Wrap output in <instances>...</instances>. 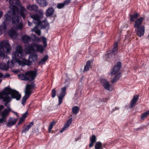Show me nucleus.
Segmentation results:
<instances>
[{
    "label": "nucleus",
    "instance_id": "nucleus-28",
    "mask_svg": "<svg viewBox=\"0 0 149 149\" xmlns=\"http://www.w3.org/2000/svg\"><path fill=\"white\" fill-rule=\"evenodd\" d=\"M22 61L23 62L24 64L26 65H31L32 63V61L31 60H30V58H29V60H27L25 59H23Z\"/></svg>",
    "mask_w": 149,
    "mask_h": 149
},
{
    "label": "nucleus",
    "instance_id": "nucleus-49",
    "mask_svg": "<svg viewBox=\"0 0 149 149\" xmlns=\"http://www.w3.org/2000/svg\"><path fill=\"white\" fill-rule=\"evenodd\" d=\"M12 111L13 113L16 116H18L17 113L12 111Z\"/></svg>",
    "mask_w": 149,
    "mask_h": 149
},
{
    "label": "nucleus",
    "instance_id": "nucleus-55",
    "mask_svg": "<svg viewBox=\"0 0 149 149\" xmlns=\"http://www.w3.org/2000/svg\"><path fill=\"white\" fill-rule=\"evenodd\" d=\"M9 60H8V63H9Z\"/></svg>",
    "mask_w": 149,
    "mask_h": 149
},
{
    "label": "nucleus",
    "instance_id": "nucleus-17",
    "mask_svg": "<svg viewBox=\"0 0 149 149\" xmlns=\"http://www.w3.org/2000/svg\"><path fill=\"white\" fill-rule=\"evenodd\" d=\"M138 99L139 95H135L133 96L130 102V108H132L135 106Z\"/></svg>",
    "mask_w": 149,
    "mask_h": 149
},
{
    "label": "nucleus",
    "instance_id": "nucleus-27",
    "mask_svg": "<svg viewBox=\"0 0 149 149\" xmlns=\"http://www.w3.org/2000/svg\"><path fill=\"white\" fill-rule=\"evenodd\" d=\"M38 25L36 26L33 29L32 31H34L38 35H40L41 34L40 31L38 29Z\"/></svg>",
    "mask_w": 149,
    "mask_h": 149
},
{
    "label": "nucleus",
    "instance_id": "nucleus-14",
    "mask_svg": "<svg viewBox=\"0 0 149 149\" xmlns=\"http://www.w3.org/2000/svg\"><path fill=\"white\" fill-rule=\"evenodd\" d=\"M17 121V119L15 118L12 117L10 118L6 126L8 127H10L14 125Z\"/></svg>",
    "mask_w": 149,
    "mask_h": 149
},
{
    "label": "nucleus",
    "instance_id": "nucleus-11",
    "mask_svg": "<svg viewBox=\"0 0 149 149\" xmlns=\"http://www.w3.org/2000/svg\"><path fill=\"white\" fill-rule=\"evenodd\" d=\"M20 22V20L19 22L17 24H15V23H13V20H12V22L13 24H19L17 26L16 28H14V30L12 28L9 32V34L12 38H15L16 37L17 33L16 30L17 29H21L23 28L22 24L21 22Z\"/></svg>",
    "mask_w": 149,
    "mask_h": 149
},
{
    "label": "nucleus",
    "instance_id": "nucleus-25",
    "mask_svg": "<svg viewBox=\"0 0 149 149\" xmlns=\"http://www.w3.org/2000/svg\"><path fill=\"white\" fill-rule=\"evenodd\" d=\"M0 68L2 70H7L8 69L9 66L8 64L2 63L0 65Z\"/></svg>",
    "mask_w": 149,
    "mask_h": 149
},
{
    "label": "nucleus",
    "instance_id": "nucleus-39",
    "mask_svg": "<svg viewBox=\"0 0 149 149\" xmlns=\"http://www.w3.org/2000/svg\"><path fill=\"white\" fill-rule=\"evenodd\" d=\"M41 39L43 43L44 46L45 47H46L47 45V39L45 37H42Z\"/></svg>",
    "mask_w": 149,
    "mask_h": 149
},
{
    "label": "nucleus",
    "instance_id": "nucleus-36",
    "mask_svg": "<svg viewBox=\"0 0 149 149\" xmlns=\"http://www.w3.org/2000/svg\"><path fill=\"white\" fill-rule=\"evenodd\" d=\"M33 122L31 123L29 125L27 126L25 129V130H23L22 132H23L24 131H28L29 129L33 125Z\"/></svg>",
    "mask_w": 149,
    "mask_h": 149
},
{
    "label": "nucleus",
    "instance_id": "nucleus-6",
    "mask_svg": "<svg viewBox=\"0 0 149 149\" xmlns=\"http://www.w3.org/2000/svg\"><path fill=\"white\" fill-rule=\"evenodd\" d=\"M30 17L34 20V23L38 25L41 26L42 28L48 29L49 27V24L45 20L41 22L40 21V17L37 14H32L30 15Z\"/></svg>",
    "mask_w": 149,
    "mask_h": 149
},
{
    "label": "nucleus",
    "instance_id": "nucleus-10",
    "mask_svg": "<svg viewBox=\"0 0 149 149\" xmlns=\"http://www.w3.org/2000/svg\"><path fill=\"white\" fill-rule=\"evenodd\" d=\"M34 87V85L32 84H28L26 86L25 91V95L23 97L22 101V104L23 105L25 104L26 100L31 94V90Z\"/></svg>",
    "mask_w": 149,
    "mask_h": 149
},
{
    "label": "nucleus",
    "instance_id": "nucleus-19",
    "mask_svg": "<svg viewBox=\"0 0 149 149\" xmlns=\"http://www.w3.org/2000/svg\"><path fill=\"white\" fill-rule=\"evenodd\" d=\"M118 43L117 42L115 43L114 44V46L112 51L111 52V54L113 55V56H115L118 52Z\"/></svg>",
    "mask_w": 149,
    "mask_h": 149
},
{
    "label": "nucleus",
    "instance_id": "nucleus-4",
    "mask_svg": "<svg viewBox=\"0 0 149 149\" xmlns=\"http://www.w3.org/2000/svg\"><path fill=\"white\" fill-rule=\"evenodd\" d=\"M36 70L27 71L25 73L18 75L19 78L22 80L31 81L34 80L37 76Z\"/></svg>",
    "mask_w": 149,
    "mask_h": 149
},
{
    "label": "nucleus",
    "instance_id": "nucleus-29",
    "mask_svg": "<svg viewBox=\"0 0 149 149\" xmlns=\"http://www.w3.org/2000/svg\"><path fill=\"white\" fill-rule=\"evenodd\" d=\"M66 90V88L65 87H63L61 88V91L59 96H61L62 97H64L65 94V92Z\"/></svg>",
    "mask_w": 149,
    "mask_h": 149
},
{
    "label": "nucleus",
    "instance_id": "nucleus-47",
    "mask_svg": "<svg viewBox=\"0 0 149 149\" xmlns=\"http://www.w3.org/2000/svg\"><path fill=\"white\" fill-rule=\"evenodd\" d=\"M38 13L41 15H42L43 14V12L42 10H38Z\"/></svg>",
    "mask_w": 149,
    "mask_h": 149
},
{
    "label": "nucleus",
    "instance_id": "nucleus-33",
    "mask_svg": "<svg viewBox=\"0 0 149 149\" xmlns=\"http://www.w3.org/2000/svg\"><path fill=\"white\" fill-rule=\"evenodd\" d=\"M48 56L47 55H45L44 58L39 62V64H43L44 63L46 60L48 59Z\"/></svg>",
    "mask_w": 149,
    "mask_h": 149
},
{
    "label": "nucleus",
    "instance_id": "nucleus-22",
    "mask_svg": "<svg viewBox=\"0 0 149 149\" xmlns=\"http://www.w3.org/2000/svg\"><path fill=\"white\" fill-rule=\"evenodd\" d=\"M22 39L23 42L24 43H28L31 40V38L30 37L26 35H24L23 36Z\"/></svg>",
    "mask_w": 149,
    "mask_h": 149
},
{
    "label": "nucleus",
    "instance_id": "nucleus-3",
    "mask_svg": "<svg viewBox=\"0 0 149 149\" xmlns=\"http://www.w3.org/2000/svg\"><path fill=\"white\" fill-rule=\"evenodd\" d=\"M13 60L11 63L17 62L19 64H21V61L19 59L22 58L24 57V52L22 47L20 46H18L16 48V51L13 52L12 54Z\"/></svg>",
    "mask_w": 149,
    "mask_h": 149
},
{
    "label": "nucleus",
    "instance_id": "nucleus-42",
    "mask_svg": "<svg viewBox=\"0 0 149 149\" xmlns=\"http://www.w3.org/2000/svg\"><path fill=\"white\" fill-rule=\"evenodd\" d=\"M72 119L71 118H70L67 121V123H66L67 124L69 125L72 122Z\"/></svg>",
    "mask_w": 149,
    "mask_h": 149
},
{
    "label": "nucleus",
    "instance_id": "nucleus-7",
    "mask_svg": "<svg viewBox=\"0 0 149 149\" xmlns=\"http://www.w3.org/2000/svg\"><path fill=\"white\" fill-rule=\"evenodd\" d=\"M11 49L10 46L7 40H4L0 42V57H4L5 53H8Z\"/></svg>",
    "mask_w": 149,
    "mask_h": 149
},
{
    "label": "nucleus",
    "instance_id": "nucleus-46",
    "mask_svg": "<svg viewBox=\"0 0 149 149\" xmlns=\"http://www.w3.org/2000/svg\"><path fill=\"white\" fill-rule=\"evenodd\" d=\"M10 76V75L9 74H6L5 75L3 76V77L4 78H6L9 77Z\"/></svg>",
    "mask_w": 149,
    "mask_h": 149
},
{
    "label": "nucleus",
    "instance_id": "nucleus-43",
    "mask_svg": "<svg viewBox=\"0 0 149 149\" xmlns=\"http://www.w3.org/2000/svg\"><path fill=\"white\" fill-rule=\"evenodd\" d=\"M24 120H25L24 118H23L22 117L20 119V120H19V122L18 123V124H19L21 123H22L24 121Z\"/></svg>",
    "mask_w": 149,
    "mask_h": 149
},
{
    "label": "nucleus",
    "instance_id": "nucleus-20",
    "mask_svg": "<svg viewBox=\"0 0 149 149\" xmlns=\"http://www.w3.org/2000/svg\"><path fill=\"white\" fill-rule=\"evenodd\" d=\"M54 10L52 8H49L47 9L46 11V15L47 17H49L52 15Z\"/></svg>",
    "mask_w": 149,
    "mask_h": 149
},
{
    "label": "nucleus",
    "instance_id": "nucleus-5",
    "mask_svg": "<svg viewBox=\"0 0 149 149\" xmlns=\"http://www.w3.org/2000/svg\"><path fill=\"white\" fill-rule=\"evenodd\" d=\"M44 49L42 45L35 43L29 45L25 48V52L26 54H30L32 52H39L42 53Z\"/></svg>",
    "mask_w": 149,
    "mask_h": 149
},
{
    "label": "nucleus",
    "instance_id": "nucleus-18",
    "mask_svg": "<svg viewBox=\"0 0 149 149\" xmlns=\"http://www.w3.org/2000/svg\"><path fill=\"white\" fill-rule=\"evenodd\" d=\"M27 8L31 11H36L38 9V7L36 5H29L27 7Z\"/></svg>",
    "mask_w": 149,
    "mask_h": 149
},
{
    "label": "nucleus",
    "instance_id": "nucleus-50",
    "mask_svg": "<svg viewBox=\"0 0 149 149\" xmlns=\"http://www.w3.org/2000/svg\"><path fill=\"white\" fill-rule=\"evenodd\" d=\"M3 14V13L2 11H0V18H1V16H2Z\"/></svg>",
    "mask_w": 149,
    "mask_h": 149
},
{
    "label": "nucleus",
    "instance_id": "nucleus-40",
    "mask_svg": "<svg viewBox=\"0 0 149 149\" xmlns=\"http://www.w3.org/2000/svg\"><path fill=\"white\" fill-rule=\"evenodd\" d=\"M65 6L63 3H61L58 4L57 7L59 9H61L64 7Z\"/></svg>",
    "mask_w": 149,
    "mask_h": 149
},
{
    "label": "nucleus",
    "instance_id": "nucleus-35",
    "mask_svg": "<svg viewBox=\"0 0 149 149\" xmlns=\"http://www.w3.org/2000/svg\"><path fill=\"white\" fill-rule=\"evenodd\" d=\"M55 124V122L54 121H53L51 123L48 129V130L49 132H50L51 130L52 129L53 126Z\"/></svg>",
    "mask_w": 149,
    "mask_h": 149
},
{
    "label": "nucleus",
    "instance_id": "nucleus-48",
    "mask_svg": "<svg viewBox=\"0 0 149 149\" xmlns=\"http://www.w3.org/2000/svg\"><path fill=\"white\" fill-rule=\"evenodd\" d=\"M4 108V107L3 105H0V111H1Z\"/></svg>",
    "mask_w": 149,
    "mask_h": 149
},
{
    "label": "nucleus",
    "instance_id": "nucleus-1",
    "mask_svg": "<svg viewBox=\"0 0 149 149\" xmlns=\"http://www.w3.org/2000/svg\"><path fill=\"white\" fill-rule=\"evenodd\" d=\"M21 98V95L19 92L9 88H6L2 92L0 93V99H3L5 102V105L7 108L4 109L1 113L0 124H5L7 122V118L9 115V113L12 111L8 103L10 102L12 98L19 100Z\"/></svg>",
    "mask_w": 149,
    "mask_h": 149
},
{
    "label": "nucleus",
    "instance_id": "nucleus-38",
    "mask_svg": "<svg viewBox=\"0 0 149 149\" xmlns=\"http://www.w3.org/2000/svg\"><path fill=\"white\" fill-rule=\"evenodd\" d=\"M57 96L58 99V105H60L63 102V98L64 97L59 96V95H58Z\"/></svg>",
    "mask_w": 149,
    "mask_h": 149
},
{
    "label": "nucleus",
    "instance_id": "nucleus-24",
    "mask_svg": "<svg viewBox=\"0 0 149 149\" xmlns=\"http://www.w3.org/2000/svg\"><path fill=\"white\" fill-rule=\"evenodd\" d=\"M91 61L90 60L88 61L86 63V65L84 67L83 72H85L88 71L91 65Z\"/></svg>",
    "mask_w": 149,
    "mask_h": 149
},
{
    "label": "nucleus",
    "instance_id": "nucleus-26",
    "mask_svg": "<svg viewBox=\"0 0 149 149\" xmlns=\"http://www.w3.org/2000/svg\"><path fill=\"white\" fill-rule=\"evenodd\" d=\"M29 58L30 60H31L32 62L33 61H35L37 60L38 56L36 54H34L32 55H31Z\"/></svg>",
    "mask_w": 149,
    "mask_h": 149
},
{
    "label": "nucleus",
    "instance_id": "nucleus-45",
    "mask_svg": "<svg viewBox=\"0 0 149 149\" xmlns=\"http://www.w3.org/2000/svg\"><path fill=\"white\" fill-rule=\"evenodd\" d=\"M27 112H26L25 113L23 114L22 117L23 118H24L25 119V118L27 116Z\"/></svg>",
    "mask_w": 149,
    "mask_h": 149
},
{
    "label": "nucleus",
    "instance_id": "nucleus-57",
    "mask_svg": "<svg viewBox=\"0 0 149 149\" xmlns=\"http://www.w3.org/2000/svg\"><path fill=\"white\" fill-rule=\"evenodd\" d=\"M1 113L0 112V115H1Z\"/></svg>",
    "mask_w": 149,
    "mask_h": 149
},
{
    "label": "nucleus",
    "instance_id": "nucleus-34",
    "mask_svg": "<svg viewBox=\"0 0 149 149\" xmlns=\"http://www.w3.org/2000/svg\"><path fill=\"white\" fill-rule=\"evenodd\" d=\"M56 91L55 89L54 88L52 90L51 93V96L53 98H54L56 96Z\"/></svg>",
    "mask_w": 149,
    "mask_h": 149
},
{
    "label": "nucleus",
    "instance_id": "nucleus-37",
    "mask_svg": "<svg viewBox=\"0 0 149 149\" xmlns=\"http://www.w3.org/2000/svg\"><path fill=\"white\" fill-rule=\"evenodd\" d=\"M69 125L66 123L62 129L61 130L60 132L61 133L63 132L64 130H66L69 127Z\"/></svg>",
    "mask_w": 149,
    "mask_h": 149
},
{
    "label": "nucleus",
    "instance_id": "nucleus-32",
    "mask_svg": "<svg viewBox=\"0 0 149 149\" xmlns=\"http://www.w3.org/2000/svg\"><path fill=\"white\" fill-rule=\"evenodd\" d=\"M149 114V111H147L142 114L141 116V119L142 120H143L144 119L147 117L148 115Z\"/></svg>",
    "mask_w": 149,
    "mask_h": 149
},
{
    "label": "nucleus",
    "instance_id": "nucleus-15",
    "mask_svg": "<svg viewBox=\"0 0 149 149\" xmlns=\"http://www.w3.org/2000/svg\"><path fill=\"white\" fill-rule=\"evenodd\" d=\"M144 20V18L141 17L138 19L135 22L134 25V27L135 28L141 27V26H144L142 25V23Z\"/></svg>",
    "mask_w": 149,
    "mask_h": 149
},
{
    "label": "nucleus",
    "instance_id": "nucleus-21",
    "mask_svg": "<svg viewBox=\"0 0 149 149\" xmlns=\"http://www.w3.org/2000/svg\"><path fill=\"white\" fill-rule=\"evenodd\" d=\"M91 143L89 144V147H92L96 140V138L95 135H93L90 138Z\"/></svg>",
    "mask_w": 149,
    "mask_h": 149
},
{
    "label": "nucleus",
    "instance_id": "nucleus-8",
    "mask_svg": "<svg viewBox=\"0 0 149 149\" xmlns=\"http://www.w3.org/2000/svg\"><path fill=\"white\" fill-rule=\"evenodd\" d=\"M9 3L13 5L12 11H8L6 14L5 15V17H6L5 22L6 20H9L10 19V15H14L15 10H17V6L14 5L15 4L19 5L20 3V1L19 0H10Z\"/></svg>",
    "mask_w": 149,
    "mask_h": 149
},
{
    "label": "nucleus",
    "instance_id": "nucleus-52",
    "mask_svg": "<svg viewBox=\"0 0 149 149\" xmlns=\"http://www.w3.org/2000/svg\"><path fill=\"white\" fill-rule=\"evenodd\" d=\"M3 76V75L2 73L0 72V78L2 77Z\"/></svg>",
    "mask_w": 149,
    "mask_h": 149
},
{
    "label": "nucleus",
    "instance_id": "nucleus-41",
    "mask_svg": "<svg viewBox=\"0 0 149 149\" xmlns=\"http://www.w3.org/2000/svg\"><path fill=\"white\" fill-rule=\"evenodd\" d=\"M70 2V0H65L63 3L65 6L68 4Z\"/></svg>",
    "mask_w": 149,
    "mask_h": 149
},
{
    "label": "nucleus",
    "instance_id": "nucleus-56",
    "mask_svg": "<svg viewBox=\"0 0 149 149\" xmlns=\"http://www.w3.org/2000/svg\"><path fill=\"white\" fill-rule=\"evenodd\" d=\"M77 141V140H76V141Z\"/></svg>",
    "mask_w": 149,
    "mask_h": 149
},
{
    "label": "nucleus",
    "instance_id": "nucleus-23",
    "mask_svg": "<svg viewBox=\"0 0 149 149\" xmlns=\"http://www.w3.org/2000/svg\"><path fill=\"white\" fill-rule=\"evenodd\" d=\"M139 14L137 13H135L134 15H130V21L131 22H134L135 20L139 16Z\"/></svg>",
    "mask_w": 149,
    "mask_h": 149
},
{
    "label": "nucleus",
    "instance_id": "nucleus-31",
    "mask_svg": "<svg viewBox=\"0 0 149 149\" xmlns=\"http://www.w3.org/2000/svg\"><path fill=\"white\" fill-rule=\"evenodd\" d=\"M95 147V149H102L101 143L100 141L97 142Z\"/></svg>",
    "mask_w": 149,
    "mask_h": 149
},
{
    "label": "nucleus",
    "instance_id": "nucleus-53",
    "mask_svg": "<svg viewBox=\"0 0 149 149\" xmlns=\"http://www.w3.org/2000/svg\"><path fill=\"white\" fill-rule=\"evenodd\" d=\"M36 39H37V40H38V41H40V39L39 38H36Z\"/></svg>",
    "mask_w": 149,
    "mask_h": 149
},
{
    "label": "nucleus",
    "instance_id": "nucleus-13",
    "mask_svg": "<svg viewBox=\"0 0 149 149\" xmlns=\"http://www.w3.org/2000/svg\"><path fill=\"white\" fill-rule=\"evenodd\" d=\"M135 28V31L138 36L141 37L144 35L145 30L144 26H141V27Z\"/></svg>",
    "mask_w": 149,
    "mask_h": 149
},
{
    "label": "nucleus",
    "instance_id": "nucleus-9",
    "mask_svg": "<svg viewBox=\"0 0 149 149\" xmlns=\"http://www.w3.org/2000/svg\"><path fill=\"white\" fill-rule=\"evenodd\" d=\"M121 66V63L120 62H118L115 65L113 70L111 72V73L112 75H116L111 81L112 83H113L115 82L120 77V74L119 73L116 74L120 70Z\"/></svg>",
    "mask_w": 149,
    "mask_h": 149
},
{
    "label": "nucleus",
    "instance_id": "nucleus-2",
    "mask_svg": "<svg viewBox=\"0 0 149 149\" xmlns=\"http://www.w3.org/2000/svg\"><path fill=\"white\" fill-rule=\"evenodd\" d=\"M16 13H19L23 17L24 19L25 18V16L27 13V11L24 7L23 6H20L19 8H17V11L15 10L14 15H10V19L9 20H6V21H9L12 18L13 23H15V24H17L19 23L20 21V17L17 15L16 14Z\"/></svg>",
    "mask_w": 149,
    "mask_h": 149
},
{
    "label": "nucleus",
    "instance_id": "nucleus-16",
    "mask_svg": "<svg viewBox=\"0 0 149 149\" xmlns=\"http://www.w3.org/2000/svg\"><path fill=\"white\" fill-rule=\"evenodd\" d=\"M37 3L40 6L44 7L48 5V3L46 0H36Z\"/></svg>",
    "mask_w": 149,
    "mask_h": 149
},
{
    "label": "nucleus",
    "instance_id": "nucleus-44",
    "mask_svg": "<svg viewBox=\"0 0 149 149\" xmlns=\"http://www.w3.org/2000/svg\"><path fill=\"white\" fill-rule=\"evenodd\" d=\"M6 28V25L5 24H4V25L3 27L2 26H0V31H2L1 30H5Z\"/></svg>",
    "mask_w": 149,
    "mask_h": 149
},
{
    "label": "nucleus",
    "instance_id": "nucleus-12",
    "mask_svg": "<svg viewBox=\"0 0 149 149\" xmlns=\"http://www.w3.org/2000/svg\"><path fill=\"white\" fill-rule=\"evenodd\" d=\"M101 84L104 87V88L108 90H112V88L111 86L109 84L108 81L104 79H100Z\"/></svg>",
    "mask_w": 149,
    "mask_h": 149
},
{
    "label": "nucleus",
    "instance_id": "nucleus-54",
    "mask_svg": "<svg viewBox=\"0 0 149 149\" xmlns=\"http://www.w3.org/2000/svg\"><path fill=\"white\" fill-rule=\"evenodd\" d=\"M148 38H149V34L148 35Z\"/></svg>",
    "mask_w": 149,
    "mask_h": 149
},
{
    "label": "nucleus",
    "instance_id": "nucleus-51",
    "mask_svg": "<svg viewBox=\"0 0 149 149\" xmlns=\"http://www.w3.org/2000/svg\"><path fill=\"white\" fill-rule=\"evenodd\" d=\"M28 25L29 26H31L32 23H31V22H29V21L28 22Z\"/></svg>",
    "mask_w": 149,
    "mask_h": 149
},
{
    "label": "nucleus",
    "instance_id": "nucleus-30",
    "mask_svg": "<svg viewBox=\"0 0 149 149\" xmlns=\"http://www.w3.org/2000/svg\"><path fill=\"white\" fill-rule=\"evenodd\" d=\"M79 109L77 106H74L72 109V111L74 114L76 115L79 111Z\"/></svg>",
    "mask_w": 149,
    "mask_h": 149
}]
</instances>
